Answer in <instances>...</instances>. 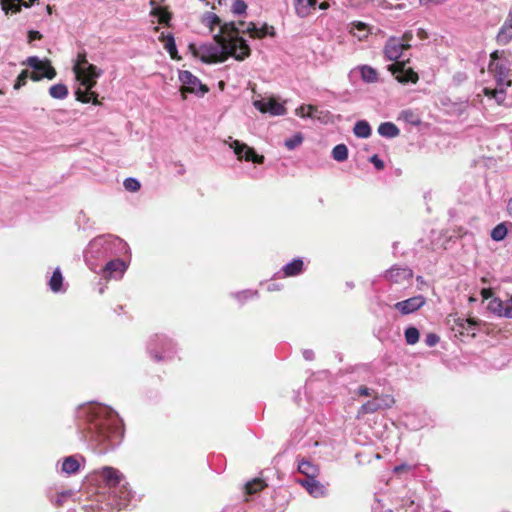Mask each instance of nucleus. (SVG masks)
Wrapping results in <instances>:
<instances>
[{"instance_id":"nucleus-1","label":"nucleus","mask_w":512,"mask_h":512,"mask_svg":"<svg viewBox=\"0 0 512 512\" xmlns=\"http://www.w3.org/2000/svg\"><path fill=\"white\" fill-rule=\"evenodd\" d=\"M248 33L252 38L274 36V27L266 23L261 25L250 22L224 23L218 34L214 35L213 42L203 43L196 47L190 44L189 48L195 57L204 63L224 62L228 57L242 61L250 55V47L247 41L239 36V33Z\"/></svg>"},{"instance_id":"nucleus-2","label":"nucleus","mask_w":512,"mask_h":512,"mask_svg":"<svg viewBox=\"0 0 512 512\" xmlns=\"http://www.w3.org/2000/svg\"><path fill=\"white\" fill-rule=\"evenodd\" d=\"M78 431L87 445L98 454L117 448L124 437V425L110 407L87 403L76 410Z\"/></svg>"},{"instance_id":"nucleus-3","label":"nucleus","mask_w":512,"mask_h":512,"mask_svg":"<svg viewBox=\"0 0 512 512\" xmlns=\"http://www.w3.org/2000/svg\"><path fill=\"white\" fill-rule=\"evenodd\" d=\"M72 69L79 83L75 91L76 99L82 103L99 105L98 94L93 91V88L97 84V79L102 76L103 70L89 63L85 51L77 54Z\"/></svg>"},{"instance_id":"nucleus-4","label":"nucleus","mask_w":512,"mask_h":512,"mask_svg":"<svg viewBox=\"0 0 512 512\" xmlns=\"http://www.w3.org/2000/svg\"><path fill=\"white\" fill-rule=\"evenodd\" d=\"M128 250L129 246L123 239L112 234H105L99 235L89 242L84 257L88 267L92 271H96L99 261L121 257L128 253Z\"/></svg>"},{"instance_id":"nucleus-5","label":"nucleus","mask_w":512,"mask_h":512,"mask_svg":"<svg viewBox=\"0 0 512 512\" xmlns=\"http://www.w3.org/2000/svg\"><path fill=\"white\" fill-rule=\"evenodd\" d=\"M147 351L155 362L171 359L176 353V345L164 334H155L147 344Z\"/></svg>"},{"instance_id":"nucleus-6","label":"nucleus","mask_w":512,"mask_h":512,"mask_svg":"<svg viewBox=\"0 0 512 512\" xmlns=\"http://www.w3.org/2000/svg\"><path fill=\"white\" fill-rule=\"evenodd\" d=\"M395 399L390 394L374 395L371 400L363 403L357 412V418L360 419L366 414H373L378 411L387 410L393 407Z\"/></svg>"},{"instance_id":"nucleus-7","label":"nucleus","mask_w":512,"mask_h":512,"mask_svg":"<svg viewBox=\"0 0 512 512\" xmlns=\"http://www.w3.org/2000/svg\"><path fill=\"white\" fill-rule=\"evenodd\" d=\"M414 276L413 270L405 265H392L389 269L380 274V277L390 284L406 285L410 284Z\"/></svg>"},{"instance_id":"nucleus-8","label":"nucleus","mask_w":512,"mask_h":512,"mask_svg":"<svg viewBox=\"0 0 512 512\" xmlns=\"http://www.w3.org/2000/svg\"><path fill=\"white\" fill-rule=\"evenodd\" d=\"M225 143L234 151L238 160L244 159L245 161L256 164H262L264 162L263 155H258L252 147L239 140H233L232 137H229V140H226Z\"/></svg>"},{"instance_id":"nucleus-9","label":"nucleus","mask_w":512,"mask_h":512,"mask_svg":"<svg viewBox=\"0 0 512 512\" xmlns=\"http://www.w3.org/2000/svg\"><path fill=\"white\" fill-rule=\"evenodd\" d=\"M286 101L278 102L274 97H264L253 101V106L263 114L270 116H283L287 113Z\"/></svg>"},{"instance_id":"nucleus-10","label":"nucleus","mask_w":512,"mask_h":512,"mask_svg":"<svg viewBox=\"0 0 512 512\" xmlns=\"http://www.w3.org/2000/svg\"><path fill=\"white\" fill-rule=\"evenodd\" d=\"M128 268V264L120 257H112L101 268L100 274L105 279H120Z\"/></svg>"},{"instance_id":"nucleus-11","label":"nucleus","mask_w":512,"mask_h":512,"mask_svg":"<svg viewBox=\"0 0 512 512\" xmlns=\"http://www.w3.org/2000/svg\"><path fill=\"white\" fill-rule=\"evenodd\" d=\"M109 494L110 504L115 505L119 510L127 508L133 504L134 494L127 487L126 482L119 486L116 493L111 491Z\"/></svg>"},{"instance_id":"nucleus-12","label":"nucleus","mask_w":512,"mask_h":512,"mask_svg":"<svg viewBox=\"0 0 512 512\" xmlns=\"http://www.w3.org/2000/svg\"><path fill=\"white\" fill-rule=\"evenodd\" d=\"M178 77L179 81L187 87L188 92L204 95L208 91V88L190 71L181 70Z\"/></svg>"},{"instance_id":"nucleus-13","label":"nucleus","mask_w":512,"mask_h":512,"mask_svg":"<svg viewBox=\"0 0 512 512\" xmlns=\"http://www.w3.org/2000/svg\"><path fill=\"white\" fill-rule=\"evenodd\" d=\"M100 475L108 487L109 493L111 491L116 493L119 486L124 483L123 474L113 467L105 466L101 468Z\"/></svg>"},{"instance_id":"nucleus-14","label":"nucleus","mask_w":512,"mask_h":512,"mask_svg":"<svg viewBox=\"0 0 512 512\" xmlns=\"http://www.w3.org/2000/svg\"><path fill=\"white\" fill-rule=\"evenodd\" d=\"M389 71H391L396 80L401 84H415L419 80L418 74L412 68H406L404 63L390 65Z\"/></svg>"},{"instance_id":"nucleus-15","label":"nucleus","mask_w":512,"mask_h":512,"mask_svg":"<svg viewBox=\"0 0 512 512\" xmlns=\"http://www.w3.org/2000/svg\"><path fill=\"white\" fill-rule=\"evenodd\" d=\"M426 303V299L422 295H416L403 301L396 302L394 309L402 315H408L422 308Z\"/></svg>"},{"instance_id":"nucleus-16","label":"nucleus","mask_w":512,"mask_h":512,"mask_svg":"<svg viewBox=\"0 0 512 512\" xmlns=\"http://www.w3.org/2000/svg\"><path fill=\"white\" fill-rule=\"evenodd\" d=\"M409 47L402 39L391 37L385 44L384 54L389 60L396 61L402 56L403 50Z\"/></svg>"},{"instance_id":"nucleus-17","label":"nucleus","mask_w":512,"mask_h":512,"mask_svg":"<svg viewBox=\"0 0 512 512\" xmlns=\"http://www.w3.org/2000/svg\"><path fill=\"white\" fill-rule=\"evenodd\" d=\"M296 482L305 488L308 494L314 498H321L327 495L326 486L321 483L318 478L298 479Z\"/></svg>"},{"instance_id":"nucleus-18","label":"nucleus","mask_w":512,"mask_h":512,"mask_svg":"<svg viewBox=\"0 0 512 512\" xmlns=\"http://www.w3.org/2000/svg\"><path fill=\"white\" fill-rule=\"evenodd\" d=\"M297 471L305 476L304 479L318 478L320 476V467L312 460L305 457H296Z\"/></svg>"},{"instance_id":"nucleus-19","label":"nucleus","mask_w":512,"mask_h":512,"mask_svg":"<svg viewBox=\"0 0 512 512\" xmlns=\"http://www.w3.org/2000/svg\"><path fill=\"white\" fill-rule=\"evenodd\" d=\"M39 0H0L2 11L8 14H16L22 11V9L31 8Z\"/></svg>"},{"instance_id":"nucleus-20","label":"nucleus","mask_w":512,"mask_h":512,"mask_svg":"<svg viewBox=\"0 0 512 512\" xmlns=\"http://www.w3.org/2000/svg\"><path fill=\"white\" fill-rule=\"evenodd\" d=\"M304 270V262L302 258H294L291 262L285 264L282 269V277H295L300 275ZM277 277H280V272L276 273Z\"/></svg>"},{"instance_id":"nucleus-21","label":"nucleus","mask_w":512,"mask_h":512,"mask_svg":"<svg viewBox=\"0 0 512 512\" xmlns=\"http://www.w3.org/2000/svg\"><path fill=\"white\" fill-rule=\"evenodd\" d=\"M80 461H84V458L82 456L77 455H72L63 458L61 471L67 475L77 473L81 467Z\"/></svg>"},{"instance_id":"nucleus-22","label":"nucleus","mask_w":512,"mask_h":512,"mask_svg":"<svg viewBox=\"0 0 512 512\" xmlns=\"http://www.w3.org/2000/svg\"><path fill=\"white\" fill-rule=\"evenodd\" d=\"M151 12L150 15L157 17L159 22L169 26L172 19V14L162 6H155V0H150Z\"/></svg>"},{"instance_id":"nucleus-23","label":"nucleus","mask_w":512,"mask_h":512,"mask_svg":"<svg viewBox=\"0 0 512 512\" xmlns=\"http://www.w3.org/2000/svg\"><path fill=\"white\" fill-rule=\"evenodd\" d=\"M293 2L296 14L301 18L308 16L317 4V0H293Z\"/></svg>"},{"instance_id":"nucleus-24","label":"nucleus","mask_w":512,"mask_h":512,"mask_svg":"<svg viewBox=\"0 0 512 512\" xmlns=\"http://www.w3.org/2000/svg\"><path fill=\"white\" fill-rule=\"evenodd\" d=\"M48 284H49V288L54 293H59V292H63L64 291V289H63V275H62L61 269L59 267H57L53 271L52 276L50 277V280H49Z\"/></svg>"},{"instance_id":"nucleus-25","label":"nucleus","mask_w":512,"mask_h":512,"mask_svg":"<svg viewBox=\"0 0 512 512\" xmlns=\"http://www.w3.org/2000/svg\"><path fill=\"white\" fill-rule=\"evenodd\" d=\"M378 133L385 138H395L400 134V130L392 122H383L378 126Z\"/></svg>"},{"instance_id":"nucleus-26","label":"nucleus","mask_w":512,"mask_h":512,"mask_svg":"<svg viewBox=\"0 0 512 512\" xmlns=\"http://www.w3.org/2000/svg\"><path fill=\"white\" fill-rule=\"evenodd\" d=\"M350 32L359 40H362L369 35L370 29L366 23L355 21L351 23Z\"/></svg>"},{"instance_id":"nucleus-27","label":"nucleus","mask_w":512,"mask_h":512,"mask_svg":"<svg viewBox=\"0 0 512 512\" xmlns=\"http://www.w3.org/2000/svg\"><path fill=\"white\" fill-rule=\"evenodd\" d=\"M159 40L164 43V48L167 50L169 55L173 59L177 58L178 51L173 34L169 33L165 35L164 33H162L161 36L159 37Z\"/></svg>"},{"instance_id":"nucleus-28","label":"nucleus","mask_w":512,"mask_h":512,"mask_svg":"<svg viewBox=\"0 0 512 512\" xmlns=\"http://www.w3.org/2000/svg\"><path fill=\"white\" fill-rule=\"evenodd\" d=\"M370 124L366 120H359L355 123L353 133L358 138H368L371 135Z\"/></svg>"},{"instance_id":"nucleus-29","label":"nucleus","mask_w":512,"mask_h":512,"mask_svg":"<svg viewBox=\"0 0 512 512\" xmlns=\"http://www.w3.org/2000/svg\"><path fill=\"white\" fill-rule=\"evenodd\" d=\"M361 79L366 83H374L378 79L377 71L368 65H362L359 67Z\"/></svg>"},{"instance_id":"nucleus-30","label":"nucleus","mask_w":512,"mask_h":512,"mask_svg":"<svg viewBox=\"0 0 512 512\" xmlns=\"http://www.w3.org/2000/svg\"><path fill=\"white\" fill-rule=\"evenodd\" d=\"M499 316L512 319V296L506 301H498L494 309Z\"/></svg>"},{"instance_id":"nucleus-31","label":"nucleus","mask_w":512,"mask_h":512,"mask_svg":"<svg viewBox=\"0 0 512 512\" xmlns=\"http://www.w3.org/2000/svg\"><path fill=\"white\" fill-rule=\"evenodd\" d=\"M512 40V27L503 23L499 29L496 41L499 45H507Z\"/></svg>"},{"instance_id":"nucleus-32","label":"nucleus","mask_w":512,"mask_h":512,"mask_svg":"<svg viewBox=\"0 0 512 512\" xmlns=\"http://www.w3.org/2000/svg\"><path fill=\"white\" fill-rule=\"evenodd\" d=\"M493 66H494L493 70L495 72V78H496L497 84L503 85L504 80L506 79V77L508 76V73H509L508 68L501 63H496V64L491 63L490 68L492 69Z\"/></svg>"},{"instance_id":"nucleus-33","label":"nucleus","mask_w":512,"mask_h":512,"mask_svg":"<svg viewBox=\"0 0 512 512\" xmlns=\"http://www.w3.org/2000/svg\"><path fill=\"white\" fill-rule=\"evenodd\" d=\"M49 94L54 99H65L68 95V88L65 84L57 83L49 88Z\"/></svg>"},{"instance_id":"nucleus-34","label":"nucleus","mask_w":512,"mask_h":512,"mask_svg":"<svg viewBox=\"0 0 512 512\" xmlns=\"http://www.w3.org/2000/svg\"><path fill=\"white\" fill-rule=\"evenodd\" d=\"M46 72L47 73H40L39 70H33V72L31 74L29 73V77L33 81H40L44 78L51 80L56 76V71L52 66H47Z\"/></svg>"},{"instance_id":"nucleus-35","label":"nucleus","mask_w":512,"mask_h":512,"mask_svg":"<svg viewBox=\"0 0 512 512\" xmlns=\"http://www.w3.org/2000/svg\"><path fill=\"white\" fill-rule=\"evenodd\" d=\"M507 234H508V229L506 227V224L499 223L492 229L490 236H491L492 240L499 242V241L504 240L505 237L507 236Z\"/></svg>"},{"instance_id":"nucleus-36","label":"nucleus","mask_w":512,"mask_h":512,"mask_svg":"<svg viewBox=\"0 0 512 512\" xmlns=\"http://www.w3.org/2000/svg\"><path fill=\"white\" fill-rule=\"evenodd\" d=\"M332 158L343 162L348 158V148L345 144H338L332 149Z\"/></svg>"},{"instance_id":"nucleus-37","label":"nucleus","mask_w":512,"mask_h":512,"mask_svg":"<svg viewBox=\"0 0 512 512\" xmlns=\"http://www.w3.org/2000/svg\"><path fill=\"white\" fill-rule=\"evenodd\" d=\"M404 337L408 345H414L419 341V330L414 326H409L404 331Z\"/></svg>"},{"instance_id":"nucleus-38","label":"nucleus","mask_w":512,"mask_h":512,"mask_svg":"<svg viewBox=\"0 0 512 512\" xmlns=\"http://www.w3.org/2000/svg\"><path fill=\"white\" fill-rule=\"evenodd\" d=\"M202 23L209 27L211 30L213 28V26H222L223 24H221V19L219 18V16H217L215 13H212V12H207L203 15V18H202Z\"/></svg>"},{"instance_id":"nucleus-39","label":"nucleus","mask_w":512,"mask_h":512,"mask_svg":"<svg viewBox=\"0 0 512 512\" xmlns=\"http://www.w3.org/2000/svg\"><path fill=\"white\" fill-rule=\"evenodd\" d=\"M265 483L259 479H253L250 482H247L245 485V493L248 495H253L258 491L262 490L265 487Z\"/></svg>"},{"instance_id":"nucleus-40","label":"nucleus","mask_w":512,"mask_h":512,"mask_svg":"<svg viewBox=\"0 0 512 512\" xmlns=\"http://www.w3.org/2000/svg\"><path fill=\"white\" fill-rule=\"evenodd\" d=\"M303 142V135L300 132L295 133L292 137L285 139L284 146L292 151L301 145Z\"/></svg>"},{"instance_id":"nucleus-41","label":"nucleus","mask_w":512,"mask_h":512,"mask_svg":"<svg viewBox=\"0 0 512 512\" xmlns=\"http://www.w3.org/2000/svg\"><path fill=\"white\" fill-rule=\"evenodd\" d=\"M232 295L240 303H244L246 300L256 297L258 295V292L248 289V290L235 292Z\"/></svg>"},{"instance_id":"nucleus-42","label":"nucleus","mask_w":512,"mask_h":512,"mask_svg":"<svg viewBox=\"0 0 512 512\" xmlns=\"http://www.w3.org/2000/svg\"><path fill=\"white\" fill-rule=\"evenodd\" d=\"M317 108L312 105H302L296 109V115L299 117H314Z\"/></svg>"},{"instance_id":"nucleus-43","label":"nucleus","mask_w":512,"mask_h":512,"mask_svg":"<svg viewBox=\"0 0 512 512\" xmlns=\"http://www.w3.org/2000/svg\"><path fill=\"white\" fill-rule=\"evenodd\" d=\"M123 185H124V188L130 192H136L141 187L140 182L136 178H133V177L126 178L123 182Z\"/></svg>"},{"instance_id":"nucleus-44","label":"nucleus","mask_w":512,"mask_h":512,"mask_svg":"<svg viewBox=\"0 0 512 512\" xmlns=\"http://www.w3.org/2000/svg\"><path fill=\"white\" fill-rule=\"evenodd\" d=\"M247 4L244 0H235L232 5V12L235 15H242L246 12Z\"/></svg>"},{"instance_id":"nucleus-45","label":"nucleus","mask_w":512,"mask_h":512,"mask_svg":"<svg viewBox=\"0 0 512 512\" xmlns=\"http://www.w3.org/2000/svg\"><path fill=\"white\" fill-rule=\"evenodd\" d=\"M29 78V71L28 70H23L17 77L16 81H15V84H14V89L15 90H18L20 89L21 87H23L26 83H27V79Z\"/></svg>"},{"instance_id":"nucleus-46","label":"nucleus","mask_w":512,"mask_h":512,"mask_svg":"<svg viewBox=\"0 0 512 512\" xmlns=\"http://www.w3.org/2000/svg\"><path fill=\"white\" fill-rule=\"evenodd\" d=\"M43 63L44 61H41L37 56H30L24 62V64H27L33 70H39Z\"/></svg>"},{"instance_id":"nucleus-47","label":"nucleus","mask_w":512,"mask_h":512,"mask_svg":"<svg viewBox=\"0 0 512 512\" xmlns=\"http://www.w3.org/2000/svg\"><path fill=\"white\" fill-rule=\"evenodd\" d=\"M369 162L372 163L374 168L378 171L383 170L385 167L384 161L377 154L372 155L369 158Z\"/></svg>"},{"instance_id":"nucleus-48","label":"nucleus","mask_w":512,"mask_h":512,"mask_svg":"<svg viewBox=\"0 0 512 512\" xmlns=\"http://www.w3.org/2000/svg\"><path fill=\"white\" fill-rule=\"evenodd\" d=\"M440 340V337L435 333H429L426 335L424 342L428 347H434Z\"/></svg>"},{"instance_id":"nucleus-49","label":"nucleus","mask_w":512,"mask_h":512,"mask_svg":"<svg viewBox=\"0 0 512 512\" xmlns=\"http://www.w3.org/2000/svg\"><path fill=\"white\" fill-rule=\"evenodd\" d=\"M42 38V34L37 30H30L28 32V42L32 43L36 40H40Z\"/></svg>"},{"instance_id":"nucleus-50","label":"nucleus","mask_w":512,"mask_h":512,"mask_svg":"<svg viewBox=\"0 0 512 512\" xmlns=\"http://www.w3.org/2000/svg\"><path fill=\"white\" fill-rule=\"evenodd\" d=\"M302 355H303V358L306 360V361H312L314 360L315 358V354H314V351L311 350V349H304L302 351Z\"/></svg>"},{"instance_id":"nucleus-51","label":"nucleus","mask_w":512,"mask_h":512,"mask_svg":"<svg viewBox=\"0 0 512 512\" xmlns=\"http://www.w3.org/2000/svg\"><path fill=\"white\" fill-rule=\"evenodd\" d=\"M358 394L361 396H371L372 390L366 386H360L358 388Z\"/></svg>"},{"instance_id":"nucleus-52","label":"nucleus","mask_w":512,"mask_h":512,"mask_svg":"<svg viewBox=\"0 0 512 512\" xmlns=\"http://www.w3.org/2000/svg\"><path fill=\"white\" fill-rule=\"evenodd\" d=\"M407 469H410V466L408 464H405V463H402L400 465H397L394 467V472L395 473H400L404 470H407Z\"/></svg>"},{"instance_id":"nucleus-53","label":"nucleus","mask_w":512,"mask_h":512,"mask_svg":"<svg viewBox=\"0 0 512 512\" xmlns=\"http://www.w3.org/2000/svg\"><path fill=\"white\" fill-rule=\"evenodd\" d=\"M445 1L446 0H419L420 5H422V6L426 5L428 3H433V4L438 5V4H441V3L445 2Z\"/></svg>"},{"instance_id":"nucleus-54","label":"nucleus","mask_w":512,"mask_h":512,"mask_svg":"<svg viewBox=\"0 0 512 512\" xmlns=\"http://www.w3.org/2000/svg\"><path fill=\"white\" fill-rule=\"evenodd\" d=\"M280 289H281V285L276 284V283H272L267 286V290L270 292L280 290Z\"/></svg>"},{"instance_id":"nucleus-55","label":"nucleus","mask_w":512,"mask_h":512,"mask_svg":"<svg viewBox=\"0 0 512 512\" xmlns=\"http://www.w3.org/2000/svg\"><path fill=\"white\" fill-rule=\"evenodd\" d=\"M47 66H51V64H50L49 61L46 60V61H44L43 65L40 67L39 72L40 73H47L46 72V67Z\"/></svg>"},{"instance_id":"nucleus-56","label":"nucleus","mask_w":512,"mask_h":512,"mask_svg":"<svg viewBox=\"0 0 512 512\" xmlns=\"http://www.w3.org/2000/svg\"><path fill=\"white\" fill-rule=\"evenodd\" d=\"M504 24L512 27V9L510 10L509 15H508L507 19L505 20Z\"/></svg>"},{"instance_id":"nucleus-57","label":"nucleus","mask_w":512,"mask_h":512,"mask_svg":"<svg viewBox=\"0 0 512 512\" xmlns=\"http://www.w3.org/2000/svg\"><path fill=\"white\" fill-rule=\"evenodd\" d=\"M507 211H508V214L512 217V197L509 199V201L507 203Z\"/></svg>"},{"instance_id":"nucleus-58","label":"nucleus","mask_w":512,"mask_h":512,"mask_svg":"<svg viewBox=\"0 0 512 512\" xmlns=\"http://www.w3.org/2000/svg\"><path fill=\"white\" fill-rule=\"evenodd\" d=\"M411 38H412V34H411L410 32H409V33H405V34L403 35V39H405V40H407V41H408V40H410Z\"/></svg>"},{"instance_id":"nucleus-59","label":"nucleus","mask_w":512,"mask_h":512,"mask_svg":"<svg viewBox=\"0 0 512 512\" xmlns=\"http://www.w3.org/2000/svg\"><path fill=\"white\" fill-rule=\"evenodd\" d=\"M62 501H63L62 496H61V495H58L57 500H56V504H57V505H61V504H62Z\"/></svg>"},{"instance_id":"nucleus-60","label":"nucleus","mask_w":512,"mask_h":512,"mask_svg":"<svg viewBox=\"0 0 512 512\" xmlns=\"http://www.w3.org/2000/svg\"><path fill=\"white\" fill-rule=\"evenodd\" d=\"M491 58L493 60L497 59L498 58V51H494L493 53H491Z\"/></svg>"},{"instance_id":"nucleus-61","label":"nucleus","mask_w":512,"mask_h":512,"mask_svg":"<svg viewBox=\"0 0 512 512\" xmlns=\"http://www.w3.org/2000/svg\"><path fill=\"white\" fill-rule=\"evenodd\" d=\"M403 114L405 117H407V115H412V112L411 111H403Z\"/></svg>"},{"instance_id":"nucleus-62","label":"nucleus","mask_w":512,"mask_h":512,"mask_svg":"<svg viewBox=\"0 0 512 512\" xmlns=\"http://www.w3.org/2000/svg\"><path fill=\"white\" fill-rule=\"evenodd\" d=\"M60 495L62 496V498H64V497L69 496V495H70V493H69V492H63V493H61Z\"/></svg>"},{"instance_id":"nucleus-63","label":"nucleus","mask_w":512,"mask_h":512,"mask_svg":"<svg viewBox=\"0 0 512 512\" xmlns=\"http://www.w3.org/2000/svg\"><path fill=\"white\" fill-rule=\"evenodd\" d=\"M163 0H155V6H160L159 3L162 2Z\"/></svg>"},{"instance_id":"nucleus-64","label":"nucleus","mask_w":512,"mask_h":512,"mask_svg":"<svg viewBox=\"0 0 512 512\" xmlns=\"http://www.w3.org/2000/svg\"><path fill=\"white\" fill-rule=\"evenodd\" d=\"M347 285H348L350 288H353V287H354V284H353V283H347Z\"/></svg>"}]
</instances>
